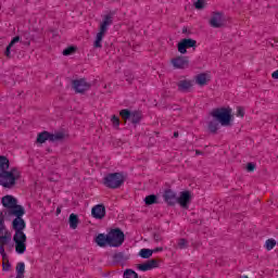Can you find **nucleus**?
I'll use <instances>...</instances> for the list:
<instances>
[{"label":"nucleus","mask_w":278,"mask_h":278,"mask_svg":"<svg viewBox=\"0 0 278 278\" xmlns=\"http://www.w3.org/2000/svg\"><path fill=\"white\" fill-rule=\"evenodd\" d=\"M9 216H14L12 229L15 231L13 236V242H15V252L18 253V255H23V253L27 251V235H25L23 231L25 227H27L25 219H23L25 216V210L16 211L15 214Z\"/></svg>","instance_id":"1"},{"label":"nucleus","mask_w":278,"mask_h":278,"mask_svg":"<svg viewBox=\"0 0 278 278\" xmlns=\"http://www.w3.org/2000/svg\"><path fill=\"white\" fill-rule=\"evenodd\" d=\"M12 242V232L8 231L5 228V219H3V212H0V255H2V270L4 273H10L12 270V264L8 260V254L5 253V245Z\"/></svg>","instance_id":"2"},{"label":"nucleus","mask_w":278,"mask_h":278,"mask_svg":"<svg viewBox=\"0 0 278 278\" xmlns=\"http://www.w3.org/2000/svg\"><path fill=\"white\" fill-rule=\"evenodd\" d=\"M18 179H21V170L17 167L0 173V186L2 188H14Z\"/></svg>","instance_id":"3"},{"label":"nucleus","mask_w":278,"mask_h":278,"mask_svg":"<svg viewBox=\"0 0 278 278\" xmlns=\"http://www.w3.org/2000/svg\"><path fill=\"white\" fill-rule=\"evenodd\" d=\"M215 121L219 122L223 127L231 125V109L230 108H217L213 109L210 113Z\"/></svg>","instance_id":"4"},{"label":"nucleus","mask_w":278,"mask_h":278,"mask_svg":"<svg viewBox=\"0 0 278 278\" xmlns=\"http://www.w3.org/2000/svg\"><path fill=\"white\" fill-rule=\"evenodd\" d=\"M123 184H125V174L123 173H111L103 178V185L111 190L121 188Z\"/></svg>","instance_id":"5"},{"label":"nucleus","mask_w":278,"mask_h":278,"mask_svg":"<svg viewBox=\"0 0 278 278\" xmlns=\"http://www.w3.org/2000/svg\"><path fill=\"white\" fill-rule=\"evenodd\" d=\"M3 207H5L7 213L9 216L15 214V212H23L25 207L18 204V200L13 195H4L1 201Z\"/></svg>","instance_id":"6"},{"label":"nucleus","mask_w":278,"mask_h":278,"mask_svg":"<svg viewBox=\"0 0 278 278\" xmlns=\"http://www.w3.org/2000/svg\"><path fill=\"white\" fill-rule=\"evenodd\" d=\"M125 242V233L119 228L112 229L109 232V247L118 248Z\"/></svg>","instance_id":"7"},{"label":"nucleus","mask_w":278,"mask_h":278,"mask_svg":"<svg viewBox=\"0 0 278 278\" xmlns=\"http://www.w3.org/2000/svg\"><path fill=\"white\" fill-rule=\"evenodd\" d=\"M91 84L86 81V79L81 78V79H76L73 81V88L75 90V92L78 93H84L88 90H90L91 88Z\"/></svg>","instance_id":"8"},{"label":"nucleus","mask_w":278,"mask_h":278,"mask_svg":"<svg viewBox=\"0 0 278 278\" xmlns=\"http://www.w3.org/2000/svg\"><path fill=\"white\" fill-rule=\"evenodd\" d=\"M114 24V13L105 14L100 22L99 31L108 34V29Z\"/></svg>","instance_id":"9"},{"label":"nucleus","mask_w":278,"mask_h":278,"mask_svg":"<svg viewBox=\"0 0 278 278\" xmlns=\"http://www.w3.org/2000/svg\"><path fill=\"white\" fill-rule=\"evenodd\" d=\"M197 47V40L194 39H182L179 43H178V51L179 53H181L182 55L188 53L187 49H192Z\"/></svg>","instance_id":"10"},{"label":"nucleus","mask_w":278,"mask_h":278,"mask_svg":"<svg viewBox=\"0 0 278 278\" xmlns=\"http://www.w3.org/2000/svg\"><path fill=\"white\" fill-rule=\"evenodd\" d=\"M211 27L218 29L225 25V18L223 17V13H214L210 20Z\"/></svg>","instance_id":"11"},{"label":"nucleus","mask_w":278,"mask_h":278,"mask_svg":"<svg viewBox=\"0 0 278 278\" xmlns=\"http://www.w3.org/2000/svg\"><path fill=\"white\" fill-rule=\"evenodd\" d=\"M172 64L174 68H188L190 62L187 56H177L172 59Z\"/></svg>","instance_id":"12"},{"label":"nucleus","mask_w":278,"mask_h":278,"mask_svg":"<svg viewBox=\"0 0 278 278\" xmlns=\"http://www.w3.org/2000/svg\"><path fill=\"white\" fill-rule=\"evenodd\" d=\"M91 215L98 220H101V218H105V206L103 204H97L92 207Z\"/></svg>","instance_id":"13"},{"label":"nucleus","mask_w":278,"mask_h":278,"mask_svg":"<svg viewBox=\"0 0 278 278\" xmlns=\"http://www.w3.org/2000/svg\"><path fill=\"white\" fill-rule=\"evenodd\" d=\"M163 199L167 205H175V203H177V193L170 189H167L163 194Z\"/></svg>","instance_id":"14"},{"label":"nucleus","mask_w":278,"mask_h":278,"mask_svg":"<svg viewBox=\"0 0 278 278\" xmlns=\"http://www.w3.org/2000/svg\"><path fill=\"white\" fill-rule=\"evenodd\" d=\"M176 203H179L185 210H188V205L190 204V191H182L180 197L177 198Z\"/></svg>","instance_id":"15"},{"label":"nucleus","mask_w":278,"mask_h":278,"mask_svg":"<svg viewBox=\"0 0 278 278\" xmlns=\"http://www.w3.org/2000/svg\"><path fill=\"white\" fill-rule=\"evenodd\" d=\"M138 270H141L142 273H147V270H153V268H157V261L150 260L146 263L137 265Z\"/></svg>","instance_id":"16"},{"label":"nucleus","mask_w":278,"mask_h":278,"mask_svg":"<svg viewBox=\"0 0 278 278\" xmlns=\"http://www.w3.org/2000/svg\"><path fill=\"white\" fill-rule=\"evenodd\" d=\"M193 86L192 80L190 79H181L177 83V87L179 92H188Z\"/></svg>","instance_id":"17"},{"label":"nucleus","mask_w":278,"mask_h":278,"mask_svg":"<svg viewBox=\"0 0 278 278\" xmlns=\"http://www.w3.org/2000/svg\"><path fill=\"white\" fill-rule=\"evenodd\" d=\"M96 243L98 244V247H108V245H110V237H109V235L99 233L96 237Z\"/></svg>","instance_id":"18"},{"label":"nucleus","mask_w":278,"mask_h":278,"mask_svg":"<svg viewBox=\"0 0 278 278\" xmlns=\"http://www.w3.org/2000/svg\"><path fill=\"white\" fill-rule=\"evenodd\" d=\"M104 37H105V33L99 30L96 36V40L93 42L94 49H101L103 47V45L101 42H103Z\"/></svg>","instance_id":"19"},{"label":"nucleus","mask_w":278,"mask_h":278,"mask_svg":"<svg viewBox=\"0 0 278 278\" xmlns=\"http://www.w3.org/2000/svg\"><path fill=\"white\" fill-rule=\"evenodd\" d=\"M21 40V37L16 36L14 37L11 42L9 43V47H7L5 51H4V55L7 58H12V47H14V45H16V42H18Z\"/></svg>","instance_id":"20"},{"label":"nucleus","mask_w":278,"mask_h":278,"mask_svg":"<svg viewBox=\"0 0 278 278\" xmlns=\"http://www.w3.org/2000/svg\"><path fill=\"white\" fill-rule=\"evenodd\" d=\"M10 168V160L8 156L0 155V173H4Z\"/></svg>","instance_id":"21"},{"label":"nucleus","mask_w":278,"mask_h":278,"mask_svg":"<svg viewBox=\"0 0 278 278\" xmlns=\"http://www.w3.org/2000/svg\"><path fill=\"white\" fill-rule=\"evenodd\" d=\"M208 131L211 134H217L219 127H220V124L217 119H213L211 122H208Z\"/></svg>","instance_id":"22"},{"label":"nucleus","mask_w":278,"mask_h":278,"mask_svg":"<svg viewBox=\"0 0 278 278\" xmlns=\"http://www.w3.org/2000/svg\"><path fill=\"white\" fill-rule=\"evenodd\" d=\"M46 140H49L51 142V132L43 131L38 135L37 142H39L40 144H45Z\"/></svg>","instance_id":"23"},{"label":"nucleus","mask_w":278,"mask_h":278,"mask_svg":"<svg viewBox=\"0 0 278 278\" xmlns=\"http://www.w3.org/2000/svg\"><path fill=\"white\" fill-rule=\"evenodd\" d=\"M64 138H66V135H64V132H54V134H50V142H60L61 140H64Z\"/></svg>","instance_id":"24"},{"label":"nucleus","mask_w":278,"mask_h":278,"mask_svg":"<svg viewBox=\"0 0 278 278\" xmlns=\"http://www.w3.org/2000/svg\"><path fill=\"white\" fill-rule=\"evenodd\" d=\"M130 121L131 123H134V125H137V123H140V121H142V113L137 111L131 112Z\"/></svg>","instance_id":"25"},{"label":"nucleus","mask_w":278,"mask_h":278,"mask_svg":"<svg viewBox=\"0 0 278 278\" xmlns=\"http://www.w3.org/2000/svg\"><path fill=\"white\" fill-rule=\"evenodd\" d=\"M77 225H79V217L77 215H75L74 213H72L70 215V227H71V229H76Z\"/></svg>","instance_id":"26"},{"label":"nucleus","mask_w":278,"mask_h":278,"mask_svg":"<svg viewBox=\"0 0 278 278\" xmlns=\"http://www.w3.org/2000/svg\"><path fill=\"white\" fill-rule=\"evenodd\" d=\"M195 83L198 84V86H207V75L199 74L195 77Z\"/></svg>","instance_id":"27"},{"label":"nucleus","mask_w":278,"mask_h":278,"mask_svg":"<svg viewBox=\"0 0 278 278\" xmlns=\"http://www.w3.org/2000/svg\"><path fill=\"white\" fill-rule=\"evenodd\" d=\"M140 257H142L143 260H149V257H151V255H153V250L150 249H141L139 252Z\"/></svg>","instance_id":"28"},{"label":"nucleus","mask_w":278,"mask_h":278,"mask_svg":"<svg viewBox=\"0 0 278 278\" xmlns=\"http://www.w3.org/2000/svg\"><path fill=\"white\" fill-rule=\"evenodd\" d=\"M15 270H16V276L25 275V263L23 262L17 263Z\"/></svg>","instance_id":"29"},{"label":"nucleus","mask_w":278,"mask_h":278,"mask_svg":"<svg viewBox=\"0 0 278 278\" xmlns=\"http://www.w3.org/2000/svg\"><path fill=\"white\" fill-rule=\"evenodd\" d=\"M146 205H153V203H157V195L151 194L146 197L144 199Z\"/></svg>","instance_id":"30"},{"label":"nucleus","mask_w":278,"mask_h":278,"mask_svg":"<svg viewBox=\"0 0 278 278\" xmlns=\"http://www.w3.org/2000/svg\"><path fill=\"white\" fill-rule=\"evenodd\" d=\"M276 245H277V241H275V239H268L265 242V247H266L267 251H273V249H275Z\"/></svg>","instance_id":"31"},{"label":"nucleus","mask_w":278,"mask_h":278,"mask_svg":"<svg viewBox=\"0 0 278 278\" xmlns=\"http://www.w3.org/2000/svg\"><path fill=\"white\" fill-rule=\"evenodd\" d=\"M124 278H138V273H136L134 269H126L124 271Z\"/></svg>","instance_id":"32"},{"label":"nucleus","mask_w":278,"mask_h":278,"mask_svg":"<svg viewBox=\"0 0 278 278\" xmlns=\"http://www.w3.org/2000/svg\"><path fill=\"white\" fill-rule=\"evenodd\" d=\"M119 116H122L124 121H129V118H131V112L127 109H124L119 112Z\"/></svg>","instance_id":"33"},{"label":"nucleus","mask_w":278,"mask_h":278,"mask_svg":"<svg viewBox=\"0 0 278 278\" xmlns=\"http://www.w3.org/2000/svg\"><path fill=\"white\" fill-rule=\"evenodd\" d=\"M178 249H188V241L186 239H179Z\"/></svg>","instance_id":"34"},{"label":"nucleus","mask_w":278,"mask_h":278,"mask_svg":"<svg viewBox=\"0 0 278 278\" xmlns=\"http://www.w3.org/2000/svg\"><path fill=\"white\" fill-rule=\"evenodd\" d=\"M111 123L113 124V127H118L121 125V119L116 115H113L111 118Z\"/></svg>","instance_id":"35"},{"label":"nucleus","mask_w":278,"mask_h":278,"mask_svg":"<svg viewBox=\"0 0 278 278\" xmlns=\"http://www.w3.org/2000/svg\"><path fill=\"white\" fill-rule=\"evenodd\" d=\"M123 260H125V254H123V252L114 254L115 262H123Z\"/></svg>","instance_id":"36"},{"label":"nucleus","mask_w":278,"mask_h":278,"mask_svg":"<svg viewBox=\"0 0 278 278\" xmlns=\"http://www.w3.org/2000/svg\"><path fill=\"white\" fill-rule=\"evenodd\" d=\"M205 5V1L204 0H198L195 3H194V7L197 10H203Z\"/></svg>","instance_id":"37"},{"label":"nucleus","mask_w":278,"mask_h":278,"mask_svg":"<svg viewBox=\"0 0 278 278\" xmlns=\"http://www.w3.org/2000/svg\"><path fill=\"white\" fill-rule=\"evenodd\" d=\"M73 53H75L74 47H68L65 50H63V55H73Z\"/></svg>","instance_id":"38"},{"label":"nucleus","mask_w":278,"mask_h":278,"mask_svg":"<svg viewBox=\"0 0 278 278\" xmlns=\"http://www.w3.org/2000/svg\"><path fill=\"white\" fill-rule=\"evenodd\" d=\"M237 116H241V118L244 117V109L242 106H238Z\"/></svg>","instance_id":"39"},{"label":"nucleus","mask_w":278,"mask_h":278,"mask_svg":"<svg viewBox=\"0 0 278 278\" xmlns=\"http://www.w3.org/2000/svg\"><path fill=\"white\" fill-rule=\"evenodd\" d=\"M247 170H248L249 173H253V170H255V164H253V163H248V165H247Z\"/></svg>","instance_id":"40"},{"label":"nucleus","mask_w":278,"mask_h":278,"mask_svg":"<svg viewBox=\"0 0 278 278\" xmlns=\"http://www.w3.org/2000/svg\"><path fill=\"white\" fill-rule=\"evenodd\" d=\"M126 81H128V84H131V81H134V76L126 75Z\"/></svg>","instance_id":"41"},{"label":"nucleus","mask_w":278,"mask_h":278,"mask_svg":"<svg viewBox=\"0 0 278 278\" xmlns=\"http://www.w3.org/2000/svg\"><path fill=\"white\" fill-rule=\"evenodd\" d=\"M155 242H162V237L160 235H154Z\"/></svg>","instance_id":"42"},{"label":"nucleus","mask_w":278,"mask_h":278,"mask_svg":"<svg viewBox=\"0 0 278 278\" xmlns=\"http://www.w3.org/2000/svg\"><path fill=\"white\" fill-rule=\"evenodd\" d=\"M273 79H278V70L271 74Z\"/></svg>","instance_id":"43"},{"label":"nucleus","mask_w":278,"mask_h":278,"mask_svg":"<svg viewBox=\"0 0 278 278\" xmlns=\"http://www.w3.org/2000/svg\"><path fill=\"white\" fill-rule=\"evenodd\" d=\"M153 251V253H157V252H160V251H164V249L163 248H156V249H154V250H152Z\"/></svg>","instance_id":"44"},{"label":"nucleus","mask_w":278,"mask_h":278,"mask_svg":"<svg viewBox=\"0 0 278 278\" xmlns=\"http://www.w3.org/2000/svg\"><path fill=\"white\" fill-rule=\"evenodd\" d=\"M174 138H179V132H174Z\"/></svg>","instance_id":"45"},{"label":"nucleus","mask_w":278,"mask_h":278,"mask_svg":"<svg viewBox=\"0 0 278 278\" xmlns=\"http://www.w3.org/2000/svg\"><path fill=\"white\" fill-rule=\"evenodd\" d=\"M15 278H25V275H20V276H16Z\"/></svg>","instance_id":"46"},{"label":"nucleus","mask_w":278,"mask_h":278,"mask_svg":"<svg viewBox=\"0 0 278 278\" xmlns=\"http://www.w3.org/2000/svg\"><path fill=\"white\" fill-rule=\"evenodd\" d=\"M197 155H201V151L197 150L195 151Z\"/></svg>","instance_id":"47"},{"label":"nucleus","mask_w":278,"mask_h":278,"mask_svg":"<svg viewBox=\"0 0 278 278\" xmlns=\"http://www.w3.org/2000/svg\"><path fill=\"white\" fill-rule=\"evenodd\" d=\"M62 211L60 208H56V214H60Z\"/></svg>","instance_id":"48"},{"label":"nucleus","mask_w":278,"mask_h":278,"mask_svg":"<svg viewBox=\"0 0 278 278\" xmlns=\"http://www.w3.org/2000/svg\"><path fill=\"white\" fill-rule=\"evenodd\" d=\"M241 278H249V276H242Z\"/></svg>","instance_id":"49"}]
</instances>
